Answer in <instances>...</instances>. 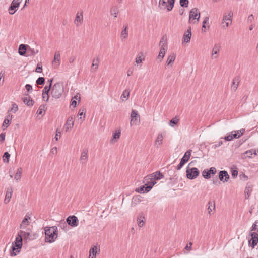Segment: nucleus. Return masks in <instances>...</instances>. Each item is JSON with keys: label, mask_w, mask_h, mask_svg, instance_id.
Masks as SVG:
<instances>
[{"label": "nucleus", "mask_w": 258, "mask_h": 258, "mask_svg": "<svg viewBox=\"0 0 258 258\" xmlns=\"http://www.w3.org/2000/svg\"><path fill=\"white\" fill-rule=\"evenodd\" d=\"M45 234V241L52 243L57 237V228L56 226L46 227L44 228Z\"/></svg>", "instance_id": "f257e3e1"}, {"label": "nucleus", "mask_w": 258, "mask_h": 258, "mask_svg": "<svg viewBox=\"0 0 258 258\" xmlns=\"http://www.w3.org/2000/svg\"><path fill=\"white\" fill-rule=\"evenodd\" d=\"M23 240L20 235L17 234L15 241L12 244V251H11V256H14L17 255L20 251L22 246Z\"/></svg>", "instance_id": "f03ea898"}, {"label": "nucleus", "mask_w": 258, "mask_h": 258, "mask_svg": "<svg viewBox=\"0 0 258 258\" xmlns=\"http://www.w3.org/2000/svg\"><path fill=\"white\" fill-rule=\"evenodd\" d=\"M63 92V87L61 84L57 83L53 85L51 92L53 97L56 99L59 98Z\"/></svg>", "instance_id": "7ed1b4c3"}, {"label": "nucleus", "mask_w": 258, "mask_h": 258, "mask_svg": "<svg viewBox=\"0 0 258 258\" xmlns=\"http://www.w3.org/2000/svg\"><path fill=\"white\" fill-rule=\"evenodd\" d=\"M159 44L161 45V47L157 59L159 62H161L164 58L167 51V45L166 40H164L163 38L160 40Z\"/></svg>", "instance_id": "20e7f679"}, {"label": "nucleus", "mask_w": 258, "mask_h": 258, "mask_svg": "<svg viewBox=\"0 0 258 258\" xmlns=\"http://www.w3.org/2000/svg\"><path fill=\"white\" fill-rule=\"evenodd\" d=\"M18 234L21 236L22 238V240L24 241L27 242L28 240H32L35 238V234H33L31 231H23L20 230Z\"/></svg>", "instance_id": "39448f33"}, {"label": "nucleus", "mask_w": 258, "mask_h": 258, "mask_svg": "<svg viewBox=\"0 0 258 258\" xmlns=\"http://www.w3.org/2000/svg\"><path fill=\"white\" fill-rule=\"evenodd\" d=\"M186 177L189 179H194L199 175V170L196 167L188 168L186 169Z\"/></svg>", "instance_id": "423d86ee"}, {"label": "nucleus", "mask_w": 258, "mask_h": 258, "mask_svg": "<svg viewBox=\"0 0 258 258\" xmlns=\"http://www.w3.org/2000/svg\"><path fill=\"white\" fill-rule=\"evenodd\" d=\"M191 150H187L184 154V156L181 159L179 164L177 166V170H180L183 165L188 161L191 156Z\"/></svg>", "instance_id": "0eeeda50"}, {"label": "nucleus", "mask_w": 258, "mask_h": 258, "mask_svg": "<svg viewBox=\"0 0 258 258\" xmlns=\"http://www.w3.org/2000/svg\"><path fill=\"white\" fill-rule=\"evenodd\" d=\"M164 178L163 174L160 171H156L150 174L145 177V180H150V181H155V180H160Z\"/></svg>", "instance_id": "6e6552de"}, {"label": "nucleus", "mask_w": 258, "mask_h": 258, "mask_svg": "<svg viewBox=\"0 0 258 258\" xmlns=\"http://www.w3.org/2000/svg\"><path fill=\"white\" fill-rule=\"evenodd\" d=\"M169 0H159L158 7L160 10H167L168 12L171 11L173 9V7H169Z\"/></svg>", "instance_id": "1a4fd4ad"}, {"label": "nucleus", "mask_w": 258, "mask_h": 258, "mask_svg": "<svg viewBox=\"0 0 258 258\" xmlns=\"http://www.w3.org/2000/svg\"><path fill=\"white\" fill-rule=\"evenodd\" d=\"M22 1L13 0L8 10L10 14L13 15L17 11Z\"/></svg>", "instance_id": "9d476101"}, {"label": "nucleus", "mask_w": 258, "mask_h": 258, "mask_svg": "<svg viewBox=\"0 0 258 258\" xmlns=\"http://www.w3.org/2000/svg\"><path fill=\"white\" fill-rule=\"evenodd\" d=\"M189 22H190L191 20H192L196 19V21L193 22L194 23L196 22H198L199 21L200 13L199 12L197 8L192 9L189 13Z\"/></svg>", "instance_id": "9b49d317"}, {"label": "nucleus", "mask_w": 258, "mask_h": 258, "mask_svg": "<svg viewBox=\"0 0 258 258\" xmlns=\"http://www.w3.org/2000/svg\"><path fill=\"white\" fill-rule=\"evenodd\" d=\"M68 224L71 227H75L78 226L79 220L78 218L74 215L69 216L66 219Z\"/></svg>", "instance_id": "f8f14e48"}, {"label": "nucleus", "mask_w": 258, "mask_h": 258, "mask_svg": "<svg viewBox=\"0 0 258 258\" xmlns=\"http://www.w3.org/2000/svg\"><path fill=\"white\" fill-rule=\"evenodd\" d=\"M250 236L251 239L249 240V245L254 248L258 243V234L256 232H252Z\"/></svg>", "instance_id": "ddd939ff"}, {"label": "nucleus", "mask_w": 258, "mask_h": 258, "mask_svg": "<svg viewBox=\"0 0 258 258\" xmlns=\"http://www.w3.org/2000/svg\"><path fill=\"white\" fill-rule=\"evenodd\" d=\"M221 48V45L220 44H215L212 51V54L211 55V58L212 59H216L217 58V55L219 53V51Z\"/></svg>", "instance_id": "4468645a"}, {"label": "nucleus", "mask_w": 258, "mask_h": 258, "mask_svg": "<svg viewBox=\"0 0 258 258\" xmlns=\"http://www.w3.org/2000/svg\"><path fill=\"white\" fill-rule=\"evenodd\" d=\"M83 22V12H78L76 14V17L74 20V23L76 26H80Z\"/></svg>", "instance_id": "2eb2a0df"}, {"label": "nucleus", "mask_w": 258, "mask_h": 258, "mask_svg": "<svg viewBox=\"0 0 258 258\" xmlns=\"http://www.w3.org/2000/svg\"><path fill=\"white\" fill-rule=\"evenodd\" d=\"M219 178L221 181L225 182L229 179V175L226 171L222 170L219 173Z\"/></svg>", "instance_id": "dca6fc26"}, {"label": "nucleus", "mask_w": 258, "mask_h": 258, "mask_svg": "<svg viewBox=\"0 0 258 258\" xmlns=\"http://www.w3.org/2000/svg\"><path fill=\"white\" fill-rule=\"evenodd\" d=\"M140 116L138 111L135 110H132L131 114V125L136 124V122L139 118Z\"/></svg>", "instance_id": "f3484780"}, {"label": "nucleus", "mask_w": 258, "mask_h": 258, "mask_svg": "<svg viewBox=\"0 0 258 258\" xmlns=\"http://www.w3.org/2000/svg\"><path fill=\"white\" fill-rule=\"evenodd\" d=\"M88 150L87 149H84L82 151L80 160V162L83 164H85L88 160Z\"/></svg>", "instance_id": "a211bd4d"}, {"label": "nucleus", "mask_w": 258, "mask_h": 258, "mask_svg": "<svg viewBox=\"0 0 258 258\" xmlns=\"http://www.w3.org/2000/svg\"><path fill=\"white\" fill-rule=\"evenodd\" d=\"M74 122V117L73 116H69L67 119V121L65 124L66 131L67 132L68 130L71 129Z\"/></svg>", "instance_id": "6ab92c4d"}, {"label": "nucleus", "mask_w": 258, "mask_h": 258, "mask_svg": "<svg viewBox=\"0 0 258 258\" xmlns=\"http://www.w3.org/2000/svg\"><path fill=\"white\" fill-rule=\"evenodd\" d=\"M13 192V188L12 187H9L7 188L6 191L5 198L4 199V203L8 204L12 197V194Z\"/></svg>", "instance_id": "aec40b11"}, {"label": "nucleus", "mask_w": 258, "mask_h": 258, "mask_svg": "<svg viewBox=\"0 0 258 258\" xmlns=\"http://www.w3.org/2000/svg\"><path fill=\"white\" fill-rule=\"evenodd\" d=\"M60 55L59 51L55 53L52 63L55 68H57L60 65Z\"/></svg>", "instance_id": "412c9836"}, {"label": "nucleus", "mask_w": 258, "mask_h": 258, "mask_svg": "<svg viewBox=\"0 0 258 258\" xmlns=\"http://www.w3.org/2000/svg\"><path fill=\"white\" fill-rule=\"evenodd\" d=\"M22 100L23 102L28 106H32L34 103V100L28 94L25 97H23Z\"/></svg>", "instance_id": "4be33fe9"}, {"label": "nucleus", "mask_w": 258, "mask_h": 258, "mask_svg": "<svg viewBox=\"0 0 258 258\" xmlns=\"http://www.w3.org/2000/svg\"><path fill=\"white\" fill-rule=\"evenodd\" d=\"M30 219V217L29 216L26 215L24 219H23L20 225V229H25L27 227V226L29 224V220Z\"/></svg>", "instance_id": "5701e85b"}, {"label": "nucleus", "mask_w": 258, "mask_h": 258, "mask_svg": "<svg viewBox=\"0 0 258 258\" xmlns=\"http://www.w3.org/2000/svg\"><path fill=\"white\" fill-rule=\"evenodd\" d=\"M28 45L25 44H20L19 47L18 52L21 56H25L27 51Z\"/></svg>", "instance_id": "b1692460"}, {"label": "nucleus", "mask_w": 258, "mask_h": 258, "mask_svg": "<svg viewBox=\"0 0 258 258\" xmlns=\"http://www.w3.org/2000/svg\"><path fill=\"white\" fill-rule=\"evenodd\" d=\"M233 13L232 11H229L228 14H225L223 16L222 20V23H224L226 21H230L231 22Z\"/></svg>", "instance_id": "393cba45"}, {"label": "nucleus", "mask_w": 258, "mask_h": 258, "mask_svg": "<svg viewBox=\"0 0 258 258\" xmlns=\"http://www.w3.org/2000/svg\"><path fill=\"white\" fill-rule=\"evenodd\" d=\"M191 37V32L190 28L188 29L187 31L184 34L183 37V41L186 43H188L190 41Z\"/></svg>", "instance_id": "a878e982"}, {"label": "nucleus", "mask_w": 258, "mask_h": 258, "mask_svg": "<svg viewBox=\"0 0 258 258\" xmlns=\"http://www.w3.org/2000/svg\"><path fill=\"white\" fill-rule=\"evenodd\" d=\"M240 81V77H235L233 80V82L231 85V89L233 91H236L238 87V85Z\"/></svg>", "instance_id": "bb28decb"}, {"label": "nucleus", "mask_w": 258, "mask_h": 258, "mask_svg": "<svg viewBox=\"0 0 258 258\" xmlns=\"http://www.w3.org/2000/svg\"><path fill=\"white\" fill-rule=\"evenodd\" d=\"M156 183L155 181H152L148 182L147 183H146L144 186H145L144 191L145 192H148L151 190L153 186Z\"/></svg>", "instance_id": "cd10ccee"}, {"label": "nucleus", "mask_w": 258, "mask_h": 258, "mask_svg": "<svg viewBox=\"0 0 258 258\" xmlns=\"http://www.w3.org/2000/svg\"><path fill=\"white\" fill-rule=\"evenodd\" d=\"M176 58V55L174 53H171L170 54L167 58V61H166V64L167 66H172L173 64V62H174Z\"/></svg>", "instance_id": "c85d7f7f"}, {"label": "nucleus", "mask_w": 258, "mask_h": 258, "mask_svg": "<svg viewBox=\"0 0 258 258\" xmlns=\"http://www.w3.org/2000/svg\"><path fill=\"white\" fill-rule=\"evenodd\" d=\"M127 28L128 26L127 25L123 26V29L120 34V38L122 40L126 39L128 37Z\"/></svg>", "instance_id": "c756f323"}, {"label": "nucleus", "mask_w": 258, "mask_h": 258, "mask_svg": "<svg viewBox=\"0 0 258 258\" xmlns=\"http://www.w3.org/2000/svg\"><path fill=\"white\" fill-rule=\"evenodd\" d=\"M145 222V218L144 216L142 214H139L138 219H137V223L138 225L140 227H142L143 226Z\"/></svg>", "instance_id": "7c9ffc66"}, {"label": "nucleus", "mask_w": 258, "mask_h": 258, "mask_svg": "<svg viewBox=\"0 0 258 258\" xmlns=\"http://www.w3.org/2000/svg\"><path fill=\"white\" fill-rule=\"evenodd\" d=\"M254 154V155H257L256 150L255 149H250L245 151L243 155L245 158H250L252 155Z\"/></svg>", "instance_id": "2f4dec72"}, {"label": "nucleus", "mask_w": 258, "mask_h": 258, "mask_svg": "<svg viewBox=\"0 0 258 258\" xmlns=\"http://www.w3.org/2000/svg\"><path fill=\"white\" fill-rule=\"evenodd\" d=\"M99 62V59L98 57L95 59H94L92 61L91 69L94 70V71H95L98 69Z\"/></svg>", "instance_id": "473e14b6"}, {"label": "nucleus", "mask_w": 258, "mask_h": 258, "mask_svg": "<svg viewBox=\"0 0 258 258\" xmlns=\"http://www.w3.org/2000/svg\"><path fill=\"white\" fill-rule=\"evenodd\" d=\"M38 52H39L38 50H35L34 48H31L29 46H28L27 51L28 56L34 55L36 54H37Z\"/></svg>", "instance_id": "72a5a7b5"}, {"label": "nucleus", "mask_w": 258, "mask_h": 258, "mask_svg": "<svg viewBox=\"0 0 258 258\" xmlns=\"http://www.w3.org/2000/svg\"><path fill=\"white\" fill-rule=\"evenodd\" d=\"M79 99L80 100V96L79 94L75 95L71 100V105L73 106L74 108L76 107L77 105V101L76 100Z\"/></svg>", "instance_id": "f704fd0d"}, {"label": "nucleus", "mask_w": 258, "mask_h": 258, "mask_svg": "<svg viewBox=\"0 0 258 258\" xmlns=\"http://www.w3.org/2000/svg\"><path fill=\"white\" fill-rule=\"evenodd\" d=\"M49 86H45L43 90L42 93H48L52 86V79L48 80Z\"/></svg>", "instance_id": "c9c22d12"}, {"label": "nucleus", "mask_w": 258, "mask_h": 258, "mask_svg": "<svg viewBox=\"0 0 258 258\" xmlns=\"http://www.w3.org/2000/svg\"><path fill=\"white\" fill-rule=\"evenodd\" d=\"M163 139V136L162 134H159L155 141L156 145H158L159 146L161 145L162 144Z\"/></svg>", "instance_id": "e433bc0d"}, {"label": "nucleus", "mask_w": 258, "mask_h": 258, "mask_svg": "<svg viewBox=\"0 0 258 258\" xmlns=\"http://www.w3.org/2000/svg\"><path fill=\"white\" fill-rule=\"evenodd\" d=\"M215 208V202L214 201L211 202L209 201L208 203V212L209 214H210L212 211L213 209H214Z\"/></svg>", "instance_id": "4c0bfd02"}, {"label": "nucleus", "mask_w": 258, "mask_h": 258, "mask_svg": "<svg viewBox=\"0 0 258 258\" xmlns=\"http://www.w3.org/2000/svg\"><path fill=\"white\" fill-rule=\"evenodd\" d=\"M46 108L45 105H41L39 106L38 110L37 111V114L39 115H44V111Z\"/></svg>", "instance_id": "58836bf2"}, {"label": "nucleus", "mask_w": 258, "mask_h": 258, "mask_svg": "<svg viewBox=\"0 0 258 258\" xmlns=\"http://www.w3.org/2000/svg\"><path fill=\"white\" fill-rule=\"evenodd\" d=\"M97 248L96 246L92 247L90 249V256L92 255V258H96Z\"/></svg>", "instance_id": "ea45409f"}, {"label": "nucleus", "mask_w": 258, "mask_h": 258, "mask_svg": "<svg viewBox=\"0 0 258 258\" xmlns=\"http://www.w3.org/2000/svg\"><path fill=\"white\" fill-rule=\"evenodd\" d=\"M179 119L177 117H174L171 119L169 122V124L171 127H174L178 123Z\"/></svg>", "instance_id": "a19ab883"}, {"label": "nucleus", "mask_w": 258, "mask_h": 258, "mask_svg": "<svg viewBox=\"0 0 258 258\" xmlns=\"http://www.w3.org/2000/svg\"><path fill=\"white\" fill-rule=\"evenodd\" d=\"M130 96V91L128 90L125 89L122 94L121 96V99H122L123 101V98H125L126 100L128 99Z\"/></svg>", "instance_id": "79ce46f5"}, {"label": "nucleus", "mask_w": 258, "mask_h": 258, "mask_svg": "<svg viewBox=\"0 0 258 258\" xmlns=\"http://www.w3.org/2000/svg\"><path fill=\"white\" fill-rule=\"evenodd\" d=\"M120 131H118V132H116L115 133H114L113 134V138L110 140V142L113 143V142H114V140L119 139L120 138Z\"/></svg>", "instance_id": "37998d69"}, {"label": "nucleus", "mask_w": 258, "mask_h": 258, "mask_svg": "<svg viewBox=\"0 0 258 258\" xmlns=\"http://www.w3.org/2000/svg\"><path fill=\"white\" fill-rule=\"evenodd\" d=\"M22 174V169L21 168H18L17 171L15 175V179L18 181L20 179Z\"/></svg>", "instance_id": "c03bdc74"}, {"label": "nucleus", "mask_w": 258, "mask_h": 258, "mask_svg": "<svg viewBox=\"0 0 258 258\" xmlns=\"http://www.w3.org/2000/svg\"><path fill=\"white\" fill-rule=\"evenodd\" d=\"M202 176L205 179H209L211 177V175H210V173L208 169H205L204 170H203V171L202 172Z\"/></svg>", "instance_id": "a18cd8bd"}, {"label": "nucleus", "mask_w": 258, "mask_h": 258, "mask_svg": "<svg viewBox=\"0 0 258 258\" xmlns=\"http://www.w3.org/2000/svg\"><path fill=\"white\" fill-rule=\"evenodd\" d=\"M118 13V8L116 7H114L111 10V14L113 15L114 17H117Z\"/></svg>", "instance_id": "49530a36"}, {"label": "nucleus", "mask_w": 258, "mask_h": 258, "mask_svg": "<svg viewBox=\"0 0 258 258\" xmlns=\"http://www.w3.org/2000/svg\"><path fill=\"white\" fill-rule=\"evenodd\" d=\"M251 189L250 187H246L245 189V197L246 199H249L250 195L251 194Z\"/></svg>", "instance_id": "de8ad7c7"}, {"label": "nucleus", "mask_w": 258, "mask_h": 258, "mask_svg": "<svg viewBox=\"0 0 258 258\" xmlns=\"http://www.w3.org/2000/svg\"><path fill=\"white\" fill-rule=\"evenodd\" d=\"M67 224L68 223L67 222L64 221V220L61 221L59 224V226H60L63 230H66L68 227Z\"/></svg>", "instance_id": "09e8293b"}, {"label": "nucleus", "mask_w": 258, "mask_h": 258, "mask_svg": "<svg viewBox=\"0 0 258 258\" xmlns=\"http://www.w3.org/2000/svg\"><path fill=\"white\" fill-rule=\"evenodd\" d=\"M180 5L182 7H187L188 5V0H180Z\"/></svg>", "instance_id": "8fccbe9b"}, {"label": "nucleus", "mask_w": 258, "mask_h": 258, "mask_svg": "<svg viewBox=\"0 0 258 258\" xmlns=\"http://www.w3.org/2000/svg\"><path fill=\"white\" fill-rule=\"evenodd\" d=\"M36 82L38 85H43L45 82V79L44 77H39Z\"/></svg>", "instance_id": "3c124183"}, {"label": "nucleus", "mask_w": 258, "mask_h": 258, "mask_svg": "<svg viewBox=\"0 0 258 258\" xmlns=\"http://www.w3.org/2000/svg\"><path fill=\"white\" fill-rule=\"evenodd\" d=\"M5 72L1 71L0 72V86H1L4 81Z\"/></svg>", "instance_id": "603ef678"}, {"label": "nucleus", "mask_w": 258, "mask_h": 258, "mask_svg": "<svg viewBox=\"0 0 258 258\" xmlns=\"http://www.w3.org/2000/svg\"><path fill=\"white\" fill-rule=\"evenodd\" d=\"M223 142L222 141H219L217 143L213 145L212 146V148L213 149H216L218 147H219L220 146H221L223 144Z\"/></svg>", "instance_id": "864d4df0"}, {"label": "nucleus", "mask_w": 258, "mask_h": 258, "mask_svg": "<svg viewBox=\"0 0 258 258\" xmlns=\"http://www.w3.org/2000/svg\"><path fill=\"white\" fill-rule=\"evenodd\" d=\"M10 157V155L9 154V153L8 152H5L3 155V156L4 161L5 162V159H7L6 162H8L9 161V160Z\"/></svg>", "instance_id": "5fc2aeb1"}, {"label": "nucleus", "mask_w": 258, "mask_h": 258, "mask_svg": "<svg viewBox=\"0 0 258 258\" xmlns=\"http://www.w3.org/2000/svg\"><path fill=\"white\" fill-rule=\"evenodd\" d=\"M258 227V220H256L253 224H252V226L251 228V231H256L257 227Z\"/></svg>", "instance_id": "6e6d98bb"}, {"label": "nucleus", "mask_w": 258, "mask_h": 258, "mask_svg": "<svg viewBox=\"0 0 258 258\" xmlns=\"http://www.w3.org/2000/svg\"><path fill=\"white\" fill-rule=\"evenodd\" d=\"M221 139H224L227 141H230L232 140V135L231 133L228 134L226 136L224 137V138H221Z\"/></svg>", "instance_id": "4d7b16f0"}, {"label": "nucleus", "mask_w": 258, "mask_h": 258, "mask_svg": "<svg viewBox=\"0 0 258 258\" xmlns=\"http://www.w3.org/2000/svg\"><path fill=\"white\" fill-rule=\"evenodd\" d=\"M145 186L143 185L139 188H136V191L140 194H144L145 191H144Z\"/></svg>", "instance_id": "13d9d810"}, {"label": "nucleus", "mask_w": 258, "mask_h": 258, "mask_svg": "<svg viewBox=\"0 0 258 258\" xmlns=\"http://www.w3.org/2000/svg\"><path fill=\"white\" fill-rule=\"evenodd\" d=\"M85 111H86V109L85 108H82V109H80L79 111V112H78V115H80V116H82V115H84L83 116V119L85 118Z\"/></svg>", "instance_id": "bf43d9fd"}, {"label": "nucleus", "mask_w": 258, "mask_h": 258, "mask_svg": "<svg viewBox=\"0 0 258 258\" xmlns=\"http://www.w3.org/2000/svg\"><path fill=\"white\" fill-rule=\"evenodd\" d=\"M208 171H209V172L210 175H211V174H212V175L215 174L217 172L216 168H215L214 167H211L208 170Z\"/></svg>", "instance_id": "052dcab7"}, {"label": "nucleus", "mask_w": 258, "mask_h": 258, "mask_svg": "<svg viewBox=\"0 0 258 258\" xmlns=\"http://www.w3.org/2000/svg\"><path fill=\"white\" fill-rule=\"evenodd\" d=\"M18 110V107L16 103H13L12 105V108L11 109V111H13L14 113L17 112Z\"/></svg>", "instance_id": "680f3d73"}, {"label": "nucleus", "mask_w": 258, "mask_h": 258, "mask_svg": "<svg viewBox=\"0 0 258 258\" xmlns=\"http://www.w3.org/2000/svg\"><path fill=\"white\" fill-rule=\"evenodd\" d=\"M35 71L37 73H41L42 71V66L41 63H38Z\"/></svg>", "instance_id": "e2e57ef3"}, {"label": "nucleus", "mask_w": 258, "mask_h": 258, "mask_svg": "<svg viewBox=\"0 0 258 258\" xmlns=\"http://www.w3.org/2000/svg\"><path fill=\"white\" fill-rule=\"evenodd\" d=\"M231 134L232 135V140L234 138L237 139L239 138V135H238L237 134H236V131H233L231 132Z\"/></svg>", "instance_id": "0e129e2a"}, {"label": "nucleus", "mask_w": 258, "mask_h": 258, "mask_svg": "<svg viewBox=\"0 0 258 258\" xmlns=\"http://www.w3.org/2000/svg\"><path fill=\"white\" fill-rule=\"evenodd\" d=\"M253 20H254L253 15L252 14L249 15L247 18V23H252Z\"/></svg>", "instance_id": "69168bd1"}, {"label": "nucleus", "mask_w": 258, "mask_h": 258, "mask_svg": "<svg viewBox=\"0 0 258 258\" xmlns=\"http://www.w3.org/2000/svg\"><path fill=\"white\" fill-rule=\"evenodd\" d=\"M236 134H238V135H239V138L244 133L245 130L244 128H242L239 130H237Z\"/></svg>", "instance_id": "338daca9"}, {"label": "nucleus", "mask_w": 258, "mask_h": 258, "mask_svg": "<svg viewBox=\"0 0 258 258\" xmlns=\"http://www.w3.org/2000/svg\"><path fill=\"white\" fill-rule=\"evenodd\" d=\"M144 59H142L141 58V56H137L136 58V59H135V62L139 64V63H141L143 61V60H144Z\"/></svg>", "instance_id": "774afa93"}]
</instances>
